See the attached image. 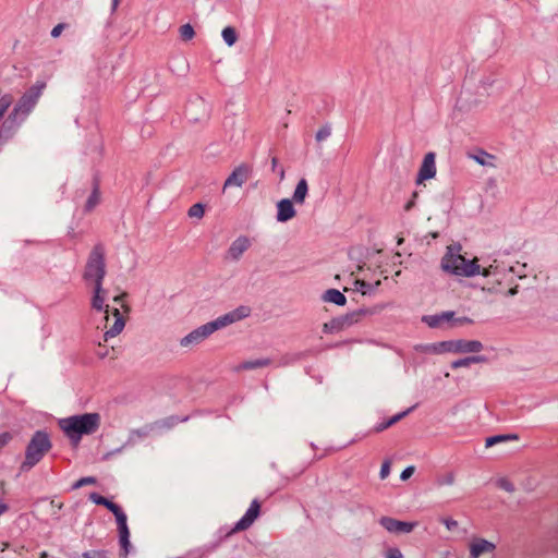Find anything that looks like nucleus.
I'll return each mask as SVG.
<instances>
[{
    "label": "nucleus",
    "mask_w": 558,
    "mask_h": 558,
    "mask_svg": "<svg viewBox=\"0 0 558 558\" xmlns=\"http://www.w3.org/2000/svg\"><path fill=\"white\" fill-rule=\"evenodd\" d=\"M45 88L46 83L37 81L20 97L13 110L10 112L7 120L2 124L0 130V137L5 135L9 131H12L13 133V125L16 123V121H24L28 117V114L36 107Z\"/></svg>",
    "instance_id": "1"
},
{
    "label": "nucleus",
    "mask_w": 558,
    "mask_h": 558,
    "mask_svg": "<svg viewBox=\"0 0 558 558\" xmlns=\"http://www.w3.org/2000/svg\"><path fill=\"white\" fill-rule=\"evenodd\" d=\"M480 274L487 278L483 290L505 296H513L518 293V284L511 286L513 281L512 267H501L497 260H494L488 267L481 269Z\"/></svg>",
    "instance_id": "2"
},
{
    "label": "nucleus",
    "mask_w": 558,
    "mask_h": 558,
    "mask_svg": "<svg viewBox=\"0 0 558 558\" xmlns=\"http://www.w3.org/2000/svg\"><path fill=\"white\" fill-rule=\"evenodd\" d=\"M100 425V415L98 413H84L61 418L60 428L76 446L83 435L94 434Z\"/></svg>",
    "instance_id": "3"
},
{
    "label": "nucleus",
    "mask_w": 558,
    "mask_h": 558,
    "mask_svg": "<svg viewBox=\"0 0 558 558\" xmlns=\"http://www.w3.org/2000/svg\"><path fill=\"white\" fill-rule=\"evenodd\" d=\"M460 245H449L447 252L441 258V269L448 274L460 277H473L481 272L478 259L475 257L468 260L460 254Z\"/></svg>",
    "instance_id": "4"
},
{
    "label": "nucleus",
    "mask_w": 558,
    "mask_h": 558,
    "mask_svg": "<svg viewBox=\"0 0 558 558\" xmlns=\"http://www.w3.org/2000/svg\"><path fill=\"white\" fill-rule=\"evenodd\" d=\"M52 447L49 435L44 430H37L31 438L25 450V459L21 464L23 471L34 468Z\"/></svg>",
    "instance_id": "5"
},
{
    "label": "nucleus",
    "mask_w": 558,
    "mask_h": 558,
    "mask_svg": "<svg viewBox=\"0 0 558 558\" xmlns=\"http://www.w3.org/2000/svg\"><path fill=\"white\" fill-rule=\"evenodd\" d=\"M416 349L430 354H440L444 352L477 353L483 350V343L478 340H450L421 344L417 345Z\"/></svg>",
    "instance_id": "6"
},
{
    "label": "nucleus",
    "mask_w": 558,
    "mask_h": 558,
    "mask_svg": "<svg viewBox=\"0 0 558 558\" xmlns=\"http://www.w3.org/2000/svg\"><path fill=\"white\" fill-rule=\"evenodd\" d=\"M89 500H92L96 505L106 507L109 511H111L114 514L120 534V544L123 549V556L125 558L129 553L130 546V531L126 523V514L117 504L110 501L109 499L97 493H90Z\"/></svg>",
    "instance_id": "7"
},
{
    "label": "nucleus",
    "mask_w": 558,
    "mask_h": 558,
    "mask_svg": "<svg viewBox=\"0 0 558 558\" xmlns=\"http://www.w3.org/2000/svg\"><path fill=\"white\" fill-rule=\"evenodd\" d=\"M106 276V262H105V248L101 244H97L93 247L89 256L87 258V263L85 266V270L83 274V278L86 281H93L95 284H102L104 278Z\"/></svg>",
    "instance_id": "8"
},
{
    "label": "nucleus",
    "mask_w": 558,
    "mask_h": 558,
    "mask_svg": "<svg viewBox=\"0 0 558 558\" xmlns=\"http://www.w3.org/2000/svg\"><path fill=\"white\" fill-rule=\"evenodd\" d=\"M124 326L125 318L120 310L118 307L110 308L109 305H107L104 341L108 342L109 339L117 337L123 330Z\"/></svg>",
    "instance_id": "9"
},
{
    "label": "nucleus",
    "mask_w": 558,
    "mask_h": 558,
    "mask_svg": "<svg viewBox=\"0 0 558 558\" xmlns=\"http://www.w3.org/2000/svg\"><path fill=\"white\" fill-rule=\"evenodd\" d=\"M250 314L251 308L248 306H239L235 310L217 317L215 320H211L208 324L213 331L215 332L219 329H222L229 325H232L236 322H240L248 317Z\"/></svg>",
    "instance_id": "10"
},
{
    "label": "nucleus",
    "mask_w": 558,
    "mask_h": 558,
    "mask_svg": "<svg viewBox=\"0 0 558 558\" xmlns=\"http://www.w3.org/2000/svg\"><path fill=\"white\" fill-rule=\"evenodd\" d=\"M470 558H493L496 545L485 538H473L469 545Z\"/></svg>",
    "instance_id": "11"
},
{
    "label": "nucleus",
    "mask_w": 558,
    "mask_h": 558,
    "mask_svg": "<svg viewBox=\"0 0 558 558\" xmlns=\"http://www.w3.org/2000/svg\"><path fill=\"white\" fill-rule=\"evenodd\" d=\"M214 331L210 328L209 324L206 323L198 328L192 330L190 333H187L185 337H183L180 340V345L182 348H192L194 345L199 344L205 339H207L210 335H213Z\"/></svg>",
    "instance_id": "12"
},
{
    "label": "nucleus",
    "mask_w": 558,
    "mask_h": 558,
    "mask_svg": "<svg viewBox=\"0 0 558 558\" xmlns=\"http://www.w3.org/2000/svg\"><path fill=\"white\" fill-rule=\"evenodd\" d=\"M379 524L389 533L393 534H409L417 525L416 522L400 521L391 517H381Z\"/></svg>",
    "instance_id": "13"
},
{
    "label": "nucleus",
    "mask_w": 558,
    "mask_h": 558,
    "mask_svg": "<svg viewBox=\"0 0 558 558\" xmlns=\"http://www.w3.org/2000/svg\"><path fill=\"white\" fill-rule=\"evenodd\" d=\"M252 172V168L246 163H241L232 173L227 178L223 183L222 191L225 192L228 187H242L243 184L248 180Z\"/></svg>",
    "instance_id": "14"
},
{
    "label": "nucleus",
    "mask_w": 558,
    "mask_h": 558,
    "mask_svg": "<svg viewBox=\"0 0 558 558\" xmlns=\"http://www.w3.org/2000/svg\"><path fill=\"white\" fill-rule=\"evenodd\" d=\"M435 159L436 156L434 153H427L424 156L415 181L417 185L422 184L426 180L433 179L436 175L437 169Z\"/></svg>",
    "instance_id": "15"
},
{
    "label": "nucleus",
    "mask_w": 558,
    "mask_h": 558,
    "mask_svg": "<svg viewBox=\"0 0 558 558\" xmlns=\"http://www.w3.org/2000/svg\"><path fill=\"white\" fill-rule=\"evenodd\" d=\"M260 512V504L253 500L245 514L238 521L232 532H240L247 530L258 518Z\"/></svg>",
    "instance_id": "16"
},
{
    "label": "nucleus",
    "mask_w": 558,
    "mask_h": 558,
    "mask_svg": "<svg viewBox=\"0 0 558 558\" xmlns=\"http://www.w3.org/2000/svg\"><path fill=\"white\" fill-rule=\"evenodd\" d=\"M293 203L290 198H282L277 203V221L287 222L296 216Z\"/></svg>",
    "instance_id": "17"
},
{
    "label": "nucleus",
    "mask_w": 558,
    "mask_h": 558,
    "mask_svg": "<svg viewBox=\"0 0 558 558\" xmlns=\"http://www.w3.org/2000/svg\"><path fill=\"white\" fill-rule=\"evenodd\" d=\"M251 242L246 236L236 238L230 245L227 255L232 260H239L243 253L250 247Z\"/></svg>",
    "instance_id": "18"
},
{
    "label": "nucleus",
    "mask_w": 558,
    "mask_h": 558,
    "mask_svg": "<svg viewBox=\"0 0 558 558\" xmlns=\"http://www.w3.org/2000/svg\"><path fill=\"white\" fill-rule=\"evenodd\" d=\"M107 298V291L104 289L102 284H95L94 286V295L92 299V307L96 311H105L106 306L105 301Z\"/></svg>",
    "instance_id": "19"
},
{
    "label": "nucleus",
    "mask_w": 558,
    "mask_h": 558,
    "mask_svg": "<svg viewBox=\"0 0 558 558\" xmlns=\"http://www.w3.org/2000/svg\"><path fill=\"white\" fill-rule=\"evenodd\" d=\"M322 300L326 303H332L339 306H343L347 303V298L337 289H328L322 295Z\"/></svg>",
    "instance_id": "20"
},
{
    "label": "nucleus",
    "mask_w": 558,
    "mask_h": 558,
    "mask_svg": "<svg viewBox=\"0 0 558 558\" xmlns=\"http://www.w3.org/2000/svg\"><path fill=\"white\" fill-rule=\"evenodd\" d=\"M307 193H308V184H307L306 179L303 178L298 182V184L295 186V190H294L293 196H292V201L295 204L302 205L305 202Z\"/></svg>",
    "instance_id": "21"
},
{
    "label": "nucleus",
    "mask_w": 558,
    "mask_h": 558,
    "mask_svg": "<svg viewBox=\"0 0 558 558\" xmlns=\"http://www.w3.org/2000/svg\"><path fill=\"white\" fill-rule=\"evenodd\" d=\"M270 364H271L270 359H257V360H253V361H245L242 364H240L239 366H236L235 369L238 372L250 371V369L266 367Z\"/></svg>",
    "instance_id": "22"
},
{
    "label": "nucleus",
    "mask_w": 558,
    "mask_h": 558,
    "mask_svg": "<svg viewBox=\"0 0 558 558\" xmlns=\"http://www.w3.org/2000/svg\"><path fill=\"white\" fill-rule=\"evenodd\" d=\"M413 409H414V407L409 408L408 410L400 412V413L393 415L392 417H390L389 420L378 424L375 427V432L379 433V432H383V430L389 428L390 426L395 425L396 423L401 421L403 417H405Z\"/></svg>",
    "instance_id": "23"
},
{
    "label": "nucleus",
    "mask_w": 558,
    "mask_h": 558,
    "mask_svg": "<svg viewBox=\"0 0 558 558\" xmlns=\"http://www.w3.org/2000/svg\"><path fill=\"white\" fill-rule=\"evenodd\" d=\"M486 359L483 355H473L452 362L451 367L454 369L459 367H469L472 364L484 363Z\"/></svg>",
    "instance_id": "24"
},
{
    "label": "nucleus",
    "mask_w": 558,
    "mask_h": 558,
    "mask_svg": "<svg viewBox=\"0 0 558 558\" xmlns=\"http://www.w3.org/2000/svg\"><path fill=\"white\" fill-rule=\"evenodd\" d=\"M453 317V313L452 312H445L440 315H435V316H429L427 318H425V320L427 322V324L430 326V327H440L442 326L444 323H448L452 319Z\"/></svg>",
    "instance_id": "25"
},
{
    "label": "nucleus",
    "mask_w": 558,
    "mask_h": 558,
    "mask_svg": "<svg viewBox=\"0 0 558 558\" xmlns=\"http://www.w3.org/2000/svg\"><path fill=\"white\" fill-rule=\"evenodd\" d=\"M99 203H100V191H99L98 184L96 183L94 185L92 194L89 195V197L87 198V201L85 203V207H84L85 211L90 213Z\"/></svg>",
    "instance_id": "26"
},
{
    "label": "nucleus",
    "mask_w": 558,
    "mask_h": 558,
    "mask_svg": "<svg viewBox=\"0 0 558 558\" xmlns=\"http://www.w3.org/2000/svg\"><path fill=\"white\" fill-rule=\"evenodd\" d=\"M472 158L481 166L495 168L496 165L494 162L495 156L490 155L484 150H481L477 155L472 156Z\"/></svg>",
    "instance_id": "27"
},
{
    "label": "nucleus",
    "mask_w": 558,
    "mask_h": 558,
    "mask_svg": "<svg viewBox=\"0 0 558 558\" xmlns=\"http://www.w3.org/2000/svg\"><path fill=\"white\" fill-rule=\"evenodd\" d=\"M366 312L365 311H356L352 312L350 314L343 315L340 318V322L342 323V327L347 328L355 323H357Z\"/></svg>",
    "instance_id": "28"
},
{
    "label": "nucleus",
    "mask_w": 558,
    "mask_h": 558,
    "mask_svg": "<svg viewBox=\"0 0 558 558\" xmlns=\"http://www.w3.org/2000/svg\"><path fill=\"white\" fill-rule=\"evenodd\" d=\"M221 36L229 47L233 46L238 40L236 32L231 26L225 27L221 32Z\"/></svg>",
    "instance_id": "29"
},
{
    "label": "nucleus",
    "mask_w": 558,
    "mask_h": 558,
    "mask_svg": "<svg viewBox=\"0 0 558 558\" xmlns=\"http://www.w3.org/2000/svg\"><path fill=\"white\" fill-rule=\"evenodd\" d=\"M13 104V96L11 94H4L0 97V121L3 119L5 112Z\"/></svg>",
    "instance_id": "30"
},
{
    "label": "nucleus",
    "mask_w": 558,
    "mask_h": 558,
    "mask_svg": "<svg viewBox=\"0 0 558 558\" xmlns=\"http://www.w3.org/2000/svg\"><path fill=\"white\" fill-rule=\"evenodd\" d=\"M342 329H343L342 323L340 322L339 317L338 318H333L330 322L325 323L323 325V330L326 333H331V332L339 331V330H342Z\"/></svg>",
    "instance_id": "31"
},
{
    "label": "nucleus",
    "mask_w": 558,
    "mask_h": 558,
    "mask_svg": "<svg viewBox=\"0 0 558 558\" xmlns=\"http://www.w3.org/2000/svg\"><path fill=\"white\" fill-rule=\"evenodd\" d=\"M508 439H518L517 435H497L486 438L485 445L486 447H492L496 444L506 441Z\"/></svg>",
    "instance_id": "32"
},
{
    "label": "nucleus",
    "mask_w": 558,
    "mask_h": 558,
    "mask_svg": "<svg viewBox=\"0 0 558 558\" xmlns=\"http://www.w3.org/2000/svg\"><path fill=\"white\" fill-rule=\"evenodd\" d=\"M180 37L182 40H191L195 36L194 28L191 24H184L179 28Z\"/></svg>",
    "instance_id": "33"
},
{
    "label": "nucleus",
    "mask_w": 558,
    "mask_h": 558,
    "mask_svg": "<svg viewBox=\"0 0 558 558\" xmlns=\"http://www.w3.org/2000/svg\"><path fill=\"white\" fill-rule=\"evenodd\" d=\"M205 209L203 204L196 203L189 208L187 215L190 218L201 219L204 217Z\"/></svg>",
    "instance_id": "34"
},
{
    "label": "nucleus",
    "mask_w": 558,
    "mask_h": 558,
    "mask_svg": "<svg viewBox=\"0 0 558 558\" xmlns=\"http://www.w3.org/2000/svg\"><path fill=\"white\" fill-rule=\"evenodd\" d=\"M331 135V128L329 125H323L316 132L315 138L317 142H323Z\"/></svg>",
    "instance_id": "35"
},
{
    "label": "nucleus",
    "mask_w": 558,
    "mask_h": 558,
    "mask_svg": "<svg viewBox=\"0 0 558 558\" xmlns=\"http://www.w3.org/2000/svg\"><path fill=\"white\" fill-rule=\"evenodd\" d=\"M456 483V475L452 472L446 473L438 480L439 486H452Z\"/></svg>",
    "instance_id": "36"
},
{
    "label": "nucleus",
    "mask_w": 558,
    "mask_h": 558,
    "mask_svg": "<svg viewBox=\"0 0 558 558\" xmlns=\"http://www.w3.org/2000/svg\"><path fill=\"white\" fill-rule=\"evenodd\" d=\"M94 484H96V478H95V477H93V476H87V477H82V478H80L78 481H76V482L73 484L72 488H73V489H78V488H81V487H83V486H86V485H94Z\"/></svg>",
    "instance_id": "37"
},
{
    "label": "nucleus",
    "mask_w": 558,
    "mask_h": 558,
    "mask_svg": "<svg viewBox=\"0 0 558 558\" xmlns=\"http://www.w3.org/2000/svg\"><path fill=\"white\" fill-rule=\"evenodd\" d=\"M497 485L499 488H501L508 493H512L514 490L513 484L507 478H499L497 482Z\"/></svg>",
    "instance_id": "38"
},
{
    "label": "nucleus",
    "mask_w": 558,
    "mask_h": 558,
    "mask_svg": "<svg viewBox=\"0 0 558 558\" xmlns=\"http://www.w3.org/2000/svg\"><path fill=\"white\" fill-rule=\"evenodd\" d=\"M354 284H355V289L361 291L362 294H364V295L367 294L368 290L372 288L371 284L364 280H355Z\"/></svg>",
    "instance_id": "39"
},
{
    "label": "nucleus",
    "mask_w": 558,
    "mask_h": 558,
    "mask_svg": "<svg viewBox=\"0 0 558 558\" xmlns=\"http://www.w3.org/2000/svg\"><path fill=\"white\" fill-rule=\"evenodd\" d=\"M390 466H391V463L389 460H386L383 462L381 464V468H380V472H379V476L381 480H385L389 476L390 474Z\"/></svg>",
    "instance_id": "40"
},
{
    "label": "nucleus",
    "mask_w": 558,
    "mask_h": 558,
    "mask_svg": "<svg viewBox=\"0 0 558 558\" xmlns=\"http://www.w3.org/2000/svg\"><path fill=\"white\" fill-rule=\"evenodd\" d=\"M385 558H404L399 548L391 547L385 551Z\"/></svg>",
    "instance_id": "41"
},
{
    "label": "nucleus",
    "mask_w": 558,
    "mask_h": 558,
    "mask_svg": "<svg viewBox=\"0 0 558 558\" xmlns=\"http://www.w3.org/2000/svg\"><path fill=\"white\" fill-rule=\"evenodd\" d=\"M12 440V435L9 432L0 434V450L4 448Z\"/></svg>",
    "instance_id": "42"
},
{
    "label": "nucleus",
    "mask_w": 558,
    "mask_h": 558,
    "mask_svg": "<svg viewBox=\"0 0 558 558\" xmlns=\"http://www.w3.org/2000/svg\"><path fill=\"white\" fill-rule=\"evenodd\" d=\"M126 296V293H121L119 295H116L113 298V302L118 305H120L122 308H124L125 312L129 311V306L123 302L124 298Z\"/></svg>",
    "instance_id": "43"
},
{
    "label": "nucleus",
    "mask_w": 558,
    "mask_h": 558,
    "mask_svg": "<svg viewBox=\"0 0 558 558\" xmlns=\"http://www.w3.org/2000/svg\"><path fill=\"white\" fill-rule=\"evenodd\" d=\"M442 523L446 525V527L449 530V531H453L458 527V521L451 519V518H445L441 520Z\"/></svg>",
    "instance_id": "44"
},
{
    "label": "nucleus",
    "mask_w": 558,
    "mask_h": 558,
    "mask_svg": "<svg viewBox=\"0 0 558 558\" xmlns=\"http://www.w3.org/2000/svg\"><path fill=\"white\" fill-rule=\"evenodd\" d=\"M414 471H415V468H414L413 465L405 468V469L401 472V474H400V478H401L402 481H407L408 478H410V477L413 475Z\"/></svg>",
    "instance_id": "45"
},
{
    "label": "nucleus",
    "mask_w": 558,
    "mask_h": 558,
    "mask_svg": "<svg viewBox=\"0 0 558 558\" xmlns=\"http://www.w3.org/2000/svg\"><path fill=\"white\" fill-rule=\"evenodd\" d=\"M84 558H105V554L98 550H88L83 553Z\"/></svg>",
    "instance_id": "46"
},
{
    "label": "nucleus",
    "mask_w": 558,
    "mask_h": 558,
    "mask_svg": "<svg viewBox=\"0 0 558 558\" xmlns=\"http://www.w3.org/2000/svg\"><path fill=\"white\" fill-rule=\"evenodd\" d=\"M64 28H65V24H63V23H59V24H57V25L52 28V31H51V36H52L53 38L59 37V36L61 35L62 31H63Z\"/></svg>",
    "instance_id": "47"
},
{
    "label": "nucleus",
    "mask_w": 558,
    "mask_h": 558,
    "mask_svg": "<svg viewBox=\"0 0 558 558\" xmlns=\"http://www.w3.org/2000/svg\"><path fill=\"white\" fill-rule=\"evenodd\" d=\"M96 354L99 359H105L109 356V350L102 347L101 343H99V349L96 351Z\"/></svg>",
    "instance_id": "48"
},
{
    "label": "nucleus",
    "mask_w": 558,
    "mask_h": 558,
    "mask_svg": "<svg viewBox=\"0 0 558 558\" xmlns=\"http://www.w3.org/2000/svg\"><path fill=\"white\" fill-rule=\"evenodd\" d=\"M417 197V192H414L413 195H412V199H410L405 205H404V210L405 211H409L413 208V206L415 205V198Z\"/></svg>",
    "instance_id": "49"
},
{
    "label": "nucleus",
    "mask_w": 558,
    "mask_h": 558,
    "mask_svg": "<svg viewBox=\"0 0 558 558\" xmlns=\"http://www.w3.org/2000/svg\"><path fill=\"white\" fill-rule=\"evenodd\" d=\"M469 323H471V319H469L468 317H461L456 319L454 325H463Z\"/></svg>",
    "instance_id": "50"
},
{
    "label": "nucleus",
    "mask_w": 558,
    "mask_h": 558,
    "mask_svg": "<svg viewBox=\"0 0 558 558\" xmlns=\"http://www.w3.org/2000/svg\"><path fill=\"white\" fill-rule=\"evenodd\" d=\"M9 510V506L0 500V515L4 514Z\"/></svg>",
    "instance_id": "51"
},
{
    "label": "nucleus",
    "mask_w": 558,
    "mask_h": 558,
    "mask_svg": "<svg viewBox=\"0 0 558 558\" xmlns=\"http://www.w3.org/2000/svg\"><path fill=\"white\" fill-rule=\"evenodd\" d=\"M278 165V159L276 157H274L271 159V168H272V171H276V167Z\"/></svg>",
    "instance_id": "52"
},
{
    "label": "nucleus",
    "mask_w": 558,
    "mask_h": 558,
    "mask_svg": "<svg viewBox=\"0 0 558 558\" xmlns=\"http://www.w3.org/2000/svg\"><path fill=\"white\" fill-rule=\"evenodd\" d=\"M284 175H286L284 169H283V168H280V169H279V177H280V180H283V179H284Z\"/></svg>",
    "instance_id": "53"
},
{
    "label": "nucleus",
    "mask_w": 558,
    "mask_h": 558,
    "mask_svg": "<svg viewBox=\"0 0 558 558\" xmlns=\"http://www.w3.org/2000/svg\"><path fill=\"white\" fill-rule=\"evenodd\" d=\"M51 506L52 507H57L58 509H61L63 505L61 502L60 504H56L54 500H52L51 501Z\"/></svg>",
    "instance_id": "54"
},
{
    "label": "nucleus",
    "mask_w": 558,
    "mask_h": 558,
    "mask_svg": "<svg viewBox=\"0 0 558 558\" xmlns=\"http://www.w3.org/2000/svg\"><path fill=\"white\" fill-rule=\"evenodd\" d=\"M119 1H120V0H112V7H113V9H116V8L118 7Z\"/></svg>",
    "instance_id": "55"
},
{
    "label": "nucleus",
    "mask_w": 558,
    "mask_h": 558,
    "mask_svg": "<svg viewBox=\"0 0 558 558\" xmlns=\"http://www.w3.org/2000/svg\"><path fill=\"white\" fill-rule=\"evenodd\" d=\"M46 557H47V553H45V551L41 553L40 558H46Z\"/></svg>",
    "instance_id": "56"
}]
</instances>
